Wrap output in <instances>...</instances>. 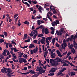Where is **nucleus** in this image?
Masks as SVG:
<instances>
[{
    "label": "nucleus",
    "instance_id": "obj_1",
    "mask_svg": "<svg viewBox=\"0 0 77 77\" xmlns=\"http://www.w3.org/2000/svg\"><path fill=\"white\" fill-rule=\"evenodd\" d=\"M37 71H39V74H42L45 71V70H43L42 69H40L39 67L37 66Z\"/></svg>",
    "mask_w": 77,
    "mask_h": 77
},
{
    "label": "nucleus",
    "instance_id": "obj_2",
    "mask_svg": "<svg viewBox=\"0 0 77 77\" xmlns=\"http://www.w3.org/2000/svg\"><path fill=\"white\" fill-rule=\"evenodd\" d=\"M59 21L56 20V21L53 22L52 23V25L53 27H55V26H57V24H59Z\"/></svg>",
    "mask_w": 77,
    "mask_h": 77
},
{
    "label": "nucleus",
    "instance_id": "obj_3",
    "mask_svg": "<svg viewBox=\"0 0 77 77\" xmlns=\"http://www.w3.org/2000/svg\"><path fill=\"white\" fill-rule=\"evenodd\" d=\"M4 44H5L6 48H8V45L9 46V47L11 48L12 47V43H7L6 42H4Z\"/></svg>",
    "mask_w": 77,
    "mask_h": 77
},
{
    "label": "nucleus",
    "instance_id": "obj_4",
    "mask_svg": "<svg viewBox=\"0 0 77 77\" xmlns=\"http://www.w3.org/2000/svg\"><path fill=\"white\" fill-rule=\"evenodd\" d=\"M42 38H43V39H42L40 41V42H41L42 44L45 45V38L42 37Z\"/></svg>",
    "mask_w": 77,
    "mask_h": 77
},
{
    "label": "nucleus",
    "instance_id": "obj_5",
    "mask_svg": "<svg viewBox=\"0 0 77 77\" xmlns=\"http://www.w3.org/2000/svg\"><path fill=\"white\" fill-rule=\"evenodd\" d=\"M67 45H66V43H63L61 45V47L63 49H65V47H66Z\"/></svg>",
    "mask_w": 77,
    "mask_h": 77
},
{
    "label": "nucleus",
    "instance_id": "obj_6",
    "mask_svg": "<svg viewBox=\"0 0 77 77\" xmlns=\"http://www.w3.org/2000/svg\"><path fill=\"white\" fill-rule=\"evenodd\" d=\"M56 33L57 35V36H59V35H62V33H63L62 32H61V31H59L58 30L56 31Z\"/></svg>",
    "mask_w": 77,
    "mask_h": 77
},
{
    "label": "nucleus",
    "instance_id": "obj_7",
    "mask_svg": "<svg viewBox=\"0 0 77 77\" xmlns=\"http://www.w3.org/2000/svg\"><path fill=\"white\" fill-rule=\"evenodd\" d=\"M57 65H58V63H57V61H55L53 63L52 65V66H57Z\"/></svg>",
    "mask_w": 77,
    "mask_h": 77
},
{
    "label": "nucleus",
    "instance_id": "obj_8",
    "mask_svg": "<svg viewBox=\"0 0 77 77\" xmlns=\"http://www.w3.org/2000/svg\"><path fill=\"white\" fill-rule=\"evenodd\" d=\"M3 68H4V69H1V72H3V73H5V72L6 73L7 72H6V70H7V69L5 68V67H3Z\"/></svg>",
    "mask_w": 77,
    "mask_h": 77
},
{
    "label": "nucleus",
    "instance_id": "obj_9",
    "mask_svg": "<svg viewBox=\"0 0 77 77\" xmlns=\"http://www.w3.org/2000/svg\"><path fill=\"white\" fill-rule=\"evenodd\" d=\"M56 52L59 57H62V55L61 53H60V52L59 50H57Z\"/></svg>",
    "mask_w": 77,
    "mask_h": 77
},
{
    "label": "nucleus",
    "instance_id": "obj_10",
    "mask_svg": "<svg viewBox=\"0 0 77 77\" xmlns=\"http://www.w3.org/2000/svg\"><path fill=\"white\" fill-rule=\"evenodd\" d=\"M44 21L43 20H37V23L38 25H40L41 24H42V23H44Z\"/></svg>",
    "mask_w": 77,
    "mask_h": 77
},
{
    "label": "nucleus",
    "instance_id": "obj_11",
    "mask_svg": "<svg viewBox=\"0 0 77 77\" xmlns=\"http://www.w3.org/2000/svg\"><path fill=\"white\" fill-rule=\"evenodd\" d=\"M17 59V57L15 56L14 57H13L12 58L14 62H18V60H15V59Z\"/></svg>",
    "mask_w": 77,
    "mask_h": 77
},
{
    "label": "nucleus",
    "instance_id": "obj_12",
    "mask_svg": "<svg viewBox=\"0 0 77 77\" xmlns=\"http://www.w3.org/2000/svg\"><path fill=\"white\" fill-rule=\"evenodd\" d=\"M29 48H35V46L33 44L31 43L30 44V46L29 47Z\"/></svg>",
    "mask_w": 77,
    "mask_h": 77
},
{
    "label": "nucleus",
    "instance_id": "obj_13",
    "mask_svg": "<svg viewBox=\"0 0 77 77\" xmlns=\"http://www.w3.org/2000/svg\"><path fill=\"white\" fill-rule=\"evenodd\" d=\"M56 69H57V68L55 69L54 68H52L51 70H50V71L52 72H54L55 71H56Z\"/></svg>",
    "mask_w": 77,
    "mask_h": 77
},
{
    "label": "nucleus",
    "instance_id": "obj_14",
    "mask_svg": "<svg viewBox=\"0 0 77 77\" xmlns=\"http://www.w3.org/2000/svg\"><path fill=\"white\" fill-rule=\"evenodd\" d=\"M62 72H60H60L58 73L57 75H60V76H63L64 75H65V74H63L62 73Z\"/></svg>",
    "mask_w": 77,
    "mask_h": 77
},
{
    "label": "nucleus",
    "instance_id": "obj_15",
    "mask_svg": "<svg viewBox=\"0 0 77 77\" xmlns=\"http://www.w3.org/2000/svg\"><path fill=\"white\" fill-rule=\"evenodd\" d=\"M38 9L39 10V12L40 13H42V11H41L42 10L43 11H44V8L41 7H39L38 8Z\"/></svg>",
    "mask_w": 77,
    "mask_h": 77
},
{
    "label": "nucleus",
    "instance_id": "obj_16",
    "mask_svg": "<svg viewBox=\"0 0 77 77\" xmlns=\"http://www.w3.org/2000/svg\"><path fill=\"white\" fill-rule=\"evenodd\" d=\"M73 46L75 48V50H76L77 49V44L74 41L73 42Z\"/></svg>",
    "mask_w": 77,
    "mask_h": 77
},
{
    "label": "nucleus",
    "instance_id": "obj_17",
    "mask_svg": "<svg viewBox=\"0 0 77 77\" xmlns=\"http://www.w3.org/2000/svg\"><path fill=\"white\" fill-rule=\"evenodd\" d=\"M38 47H36V48H35L33 50V51L34 53H36L38 52Z\"/></svg>",
    "mask_w": 77,
    "mask_h": 77
},
{
    "label": "nucleus",
    "instance_id": "obj_18",
    "mask_svg": "<svg viewBox=\"0 0 77 77\" xmlns=\"http://www.w3.org/2000/svg\"><path fill=\"white\" fill-rule=\"evenodd\" d=\"M6 53H7V50L5 49L4 51L2 54H3L4 56H5L6 55Z\"/></svg>",
    "mask_w": 77,
    "mask_h": 77
},
{
    "label": "nucleus",
    "instance_id": "obj_19",
    "mask_svg": "<svg viewBox=\"0 0 77 77\" xmlns=\"http://www.w3.org/2000/svg\"><path fill=\"white\" fill-rule=\"evenodd\" d=\"M45 34H48L49 33V31H48V30L46 28L45 30Z\"/></svg>",
    "mask_w": 77,
    "mask_h": 77
},
{
    "label": "nucleus",
    "instance_id": "obj_20",
    "mask_svg": "<svg viewBox=\"0 0 77 77\" xmlns=\"http://www.w3.org/2000/svg\"><path fill=\"white\" fill-rule=\"evenodd\" d=\"M50 9L52 10V11H53V14H56V11H54L55 9L54 8H51V7H50Z\"/></svg>",
    "mask_w": 77,
    "mask_h": 77
},
{
    "label": "nucleus",
    "instance_id": "obj_21",
    "mask_svg": "<svg viewBox=\"0 0 77 77\" xmlns=\"http://www.w3.org/2000/svg\"><path fill=\"white\" fill-rule=\"evenodd\" d=\"M50 61L51 65H52V64L54 63V62L55 61H54V60H53V59H50Z\"/></svg>",
    "mask_w": 77,
    "mask_h": 77
},
{
    "label": "nucleus",
    "instance_id": "obj_22",
    "mask_svg": "<svg viewBox=\"0 0 77 77\" xmlns=\"http://www.w3.org/2000/svg\"><path fill=\"white\" fill-rule=\"evenodd\" d=\"M46 42L47 43V44L46 45V46H47V45H48L50 44V42L48 41V40L47 39V38H46Z\"/></svg>",
    "mask_w": 77,
    "mask_h": 77
},
{
    "label": "nucleus",
    "instance_id": "obj_23",
    "mask_svg": "<svg viewBox=\"0 0 77 77\" xmlns=\"http://www.w3.org/2000/svg\"><path fill=\"white\" fill-rule=\"evenodd\" d=\"M29 73H30V74H35V73H36V72H35L34 71H33L32 70H29Z\"/></svg>",
    "mask_w": 77,
    "mask_h": 77
},
{
    "label": "nucleus",
    "instance_id": "obj_24",
    "mask_svg": "<svg viewBox=\"0 0 77 77\" xmlns=\"http://www.w3.org/2000/svg\"><path fill=\"white\" fill-rule=\"evenodd\" d=\"M20 59H21L22 60H23V62H24L25 63H27V61H26V59H24V58H20Z\"/></svg>",
    "mask_w": 77,
    "mask_h": 77
},
{
    "label": "nucleus",
    "instance_id": "obj_25",
    "mask_svg": "<svg viewBox=\"0 0 77 77\" xmlns=\"http://www.w3.org/2000/svg\"><path fill=\"white\" fill-rule=\"evenodd\" d=\"M55 41H56V39H55V38H54L53 39H52V43L53 44V45L54 44V42H55Z\"/></svg>",
    "mask_w": 77,
    "mask_h": 77
},
{
    "label": "nucleus",
    "instance_id": "obj_26",
    "mask_svg": "<svg viewBox=\"0 0 77 77\" xmlns=\"http://www.w3.org/2000/svg\"><path fill=\"white\" fill-rule=\"evenodd\" d=\"M42 49L44 51H48V50H47V47H45V49L44 50V45H43L42 46Z\"/></svg>",
    "mask_w": 77,
    "mask_h": 77
},
{
    "label": "nucleus",
    "instance_id": "obj_27",
    "mask_svg": "<svg viewBox=\"0 0 77 77\" xmlns=\"http://www.w3.org/2000/svg\"><path fill=\"white\" fill-rule=\"evenodd\" d=\"M71 51L72 52V53H73V54H75V51L74 48H72V49H71Z\"/></svg>",
    "mask_w": 77,
    "mask_h": 77
},
{
    "label": "nucleus",
    "instance_id": "obj_28",
    "mask_svg": "<svg viewBox=\"0 0 77 77\" xmlns=\"http://www.w3.org/2000/svg\"><path fill=\"white\" fill-rule=\"evenodd\" d=\"M47 18H48L51 21V22L52 21H53V20L51 19V18H50V16H49V15L47 14Z\"/></svg>",
    "mask_w": 77,
    "mask_h": 77
},
{
    "label": "nucleus",
    "instance_id": "obj_29",
    "mask_svg": "<svg viewBox=\"0 0 77 77\" xmlns=\"http://www.w3.org/2000/svg\"><path fill=\"white\" fill-rule=\"evenodd\" d=\"M65 70H66V68H64L60 70V72H63L64 71H65Z\"/></svg>",
    "mask_w": 77,
    "mask_h": 77
},
{
    "label": "nucleus",
    "instance_id": "obj_30",
    "mask_svg": "<svg viewBox=\"0 0 77 77\" xmlns=\"http://www.w3.org/2000/svg\"><path fill=\"white\" fill-rule=\"evenodd\" d=\"M75 72H70V75L71 76H73V75H75Z\"/></svg>",
    "mask_w": 77,
    "mask_h": 77
},
{
    "label": "nucleus",
    "instance_id": "obj_31",
    "mask_svg": "<svg viewBox=\"0 0 77 77\" xmlns=\"http://www.w3.org/2000/svg\"><path fill=\"white\" fill-rule=\"evenodd\" d=\"M52 58H54L55 57V56H56V54H55V53H54L53 54H52V55H51Z\"/></svg>",
    "mask_w": 77,
    "mask_h": 77
},
{
    "label": "nucleus",
    "instance_id": "obj_32",
    "mask_svg": "<svg viewBox=\"0 0 77 77\" xmlns=\"http://www.w3.org/2000/svg\"><path fill=\"white\" fill-rule=\"evenodd\" d=\"M23 57H24V59H27V55L26 54H24L23 56Z\"/></svg>",
    "mask_w": 77,
    "mask_h": 77
},
{
    "label": "nucleus",
    "instance_id": "obj_33",
    "mask_svg": "<svg viewBox=\"0 0 77 77\" xmlns=\"http://www.w3.org/2000/svg\"><path fill=\"white\" fill-rule=\"evenodd\" d=\"M24 37L23 38V39H26L27 37V34H24Z\"/></svg>",
    "mask_w": 77,
    "mask_h": 77
},
{
    "label": "nucleus",
    "instance_id": "obj_34",
    "mask_svg": "<svg viewBox=\"0 0 77 77\" xmlns=\"http://www.w3.org/2000/svg\"><path fill=\"white\" fill-rule=\"evenodd\" d=\"M62 61H63V59L61 58H59L57 60V62H62Z\"/></svg>",
    "mask_w": 77,
    "mask_h": 77
},
{
    "label": "nucleus",
    "instance_id": "obj_35",
    "mask_svg": "<svg viewBox=\"0 0 77 77\" xmlns=\"http://www.w3.org/2000/svg\"><path fill=\"white\" fill-rule=\"evenodd\" d=\"M20 58H21V57H20L19 58L20 59L19 60V62L20 63H23V60Z\"/></svg>",
    "mask_w": 77,
    "mask_h": 77
},
{
    "label": "nucleus",
    "instance_id": "obj_36",
    "mask_svg": "<svg viewBox=\"0 0 77 77\" xmlns=\"http://www.w3.org/2000/svg\"><path fill=\"white\" fill-rule=\"evenodd\" d=\"M54 73H51L48 75V76H52L54 75Z\"/></svg>",
    "mask_w": 77,
    "mask_h": 77
},
{
    "label": "nucleus",
    "instance_id": "obj_37",
    "mask_svg": "<svg viewBox=\"0 0 77 77\" xmlns=\"http://www.w3.org/2000/svg\"><path fill=\"white\" fill-rule=\"evenodd\" d=\"M38 35V33L35 34L34 35L33 37V39H35L36 38V36Z\"/></svg>",
    "mask_w": 77,
    "mask_h": 77
},
{
    "label": "nucleus",
    "instance_id": "obj_38",
    "mask_svg": "<svg viewBox=\"0 0 77 77\" xmlns=\"http://www.w3.org/2000/svg\"><path fill=\"white\" fill-rule=\"evenodd\" d=\"M21 74H24V75H27V74H29V72H28L26 73H21Z\"/></svg>",
    "mask_w": 77,
    "mask_h": 77
},
{
    "label": "nucleus",
    "instance_id": "obj_39",
    "mask_svg": "<svg viewBox=\"0 0 77 77\" xmlns=\"http://www.w3.org/2000/svg\"><path fill=\"white\" fill-rule=\"evenodd\" d=\"M47 38L48 40H49V41H50V40H51V39H52V36H51V37H48V38Z\"/></svg>",
    "mask_w": 77,
    "mask_h": 77
},
{
    "label": "nucleus",
    "instance_id": "obj_40",
    "mask_svg": "<svg viewBox=\"0 0 77 77\" xmlns=\"http://www.w3.org/2000/svg\"><path fill=\"white\" fill-rule=\"evenodd\" d=\"M25 4H26L28 8H29L30 7V4H29V3H28L27 2H26L25 3Z\"/></svg>",
    "mask_w": 77,
    "mask_h": 77
},
{
    "label": "nucleus",
    "instance_id": "obj_41",
    "mask_svg": "<svg viewBox=\"0 0 77 77\" xmlns=\"http://www.w3.org/2000/svg\"><path fill=\"white\" fill-rule=\"evenodd\" d=\"M34 32H33L32 34L33 35H35L36 33H38L37 31L36 30H34Z\"/></svg>",
    "mask_w": 77,
    "mask_h": 77
},
{
    "label": "nucleus",
    "instance_id": "obj_42",
    "mask_svg": "<svg viewBox=\"0 0 77 77\" xmlns=\"http://www.w3.org/2000/svg\"><path fill=\"white\" fill-rule=\"evenodd\" d=\"M44 36V35L42 34H40L38 35V37H41L42 36Z\"/></svg>",
    "mask_w": 77,
    "mask_h": 77
},
{
    "label": "nucleus",
    "instance_id": "obj_43",
    "mask_svg": "<svg viewBox=\"0 0 77 77\" xmlns=\"http://www.w3.org/2000/svg\"><path fill=\"white\" fill-rule=\"evenodd\" d=\"M30 40L29 39H28L26 40H25V42H30Z\"/></svg>",
    "mask_w": 77,
    "mask_h": 77
},
{
    "label": "nucleus",
    "instance_id": "obj_44",
    "mask_svg": "<svg viewBox=\"0 0 77 77\" xmlns=\"http://www.w3.org/2000/svg\"><path fill=\"white\" fill-rule=\"evenodd\" d=\"M28 46H25L23 47H21V48H23V49H25V48H27Z\"/></svg>",
    "mask_w": 77,
    "mask_h": 77
},
{
    "label": "nucleus",
    "instance_id": "obj_45",
    "mask_svg": "<svg viewBox=\"0 0 77 77\" xmlns=\"http://www.w3.org/2000/svg\"><path fill=\"white\" fill-rule=\"evenodd\" d=\"M0 57L2 59H3L5 58V57L2 54L0 55Z\"/></svg>",
    "mask_w": 77,
    "mask_h": 77
},
{
    "label": "nucleus",
    "instance_id": "obj_46",
    "mask_svg": "<svg viewBox=\"0 0 77 77\" xmlns=\"http://www.w3.org/2000/svg\"><path fill=\"white\" fill-rule=\"evenodd\" d=\"M72 47H73V46L72 45H71L70 46H69V48L70 49H72Z\"/></svg>",
    "mask_w": 77,
    "mask_h": 77
},
{
    "label": "nucleus",
    "instance_id": "obj_47",
    "mask_svg": "<svg viewBox=\"0 0 77 77\" xmlns=\"http://www.w3.org/2000/svg\"><path fill=\"white\" fill-rule=\"evenodd\" d=\"M33 42H34V43H35V44H38V42L37 41V40H34Z\"/></svg>",
    "mask_w": 77,
    "mask_h": 77
},
{
    "label": "nucleus",
    "instance_id": "obj_48",
    "mask_svg": "<svg viewBox=\"0 0 77 77\" xmlns=\"http://www.w3.org/2000/svg\"><path fill=\"white\" fill-rule=\"evenodd\" d=\"M48 53V51H45V54L46 55H47Z\"/></svg>",
    "mask_w": 77,
    "mask_h": 77
},
{
    "label": "nucleus",
    "instance_id": "obj_49",
    "mask_svg": "<svg viewBox=\"0 0 77 77\" xmlns=\"http://www.w3.org/2000/svg\"><path fill=\"white\" fill-rule=\"evenodd\" d=\"M48 13L50 15V16H51L53 15V13L51 12V11H49Z\"/></svg>",
    "mask_w": 77,
    "mask_h": 77
},
{
    "label": "nucleus",
    "instance_id": "obj_50",
    "mask_svg": "<svg viewBox=\"0 0 77 77\" xmlns=\"http://www.w3.org/2000/svg\"><path fill=\"white\" fill-rule=\"evenodd\" d=\"M30 53H31V54H33V53H34V52H33V50H31L30 51Z\"/></svg>",
    "mask_w": 77,
    "mask_h": 77
},
{
    "label": "nucleus",
    "instance_id": "obj_51",
    "mask_svg": "<svg viewBox=\"0 0 77 77\" xmlns=\"http://www.w3.org/2000/svg\"><path fill=\"white\" fill-rule=\"evenodd\" d=\"M4 40L3 39H0V42L1 43H2V42H4Z\"/></svg>",
    "mask_w": 77,
    "mask_h": 77
},
{
    "label": "nucleus",
    "instance_id": "obj_52",
    "mask_svg": "<svg viewBox=\"0 0 77 77\" xmlns=\"http://www.w3.org/2000/svg\"><path fill=\"white\" fill-rule=\"evenodd\" d=\"M64 30V29L63 28H61V30L60 31L62 33H63V32Z\"/></svg>",
    "mask_w": 77,
    "mask_h": 77
},
{
    "label": "nucleus",
    "instance_id": "obj_53",
    "mask_svg": "<svg viewBox=\"0 0 77 77\" xmlns=\"http://www.w3.org/2000/svg\"><path fill=\"white\" fill-rule=\"evenodd\" d=\"M4 35H5V36H7V35H8V34L6 32H4Z\"/></svg>",
    "mask_w": 77,
    "mask_h": 77
},
{
    "label": "nucleus",
    "instance_id": "obj_54",
    "mask_svg": "<svg viewBox=\"0 0 77 77\" xmlns=\"http://www.w3.org/2000/svg\"><path fill=\"white\" fill-rule=\"evenodd\" d=\"M8 77H11V76H12V75L11 73H9L8 74Z\"/></svg>",
    "mask_w": 77,
    "mask_h": 77
},
{
    "label": "nucleus",
    "instance_id": "obj_55",
    "mask_svg": "<svg viewBox=\"0 0 77 77\" xmlns=\"http://www.w3.org/2000/svg\"><path fill=\"white\" fill-rule=\"evenodd\" d=\"M11 42L12 44H14L15 45H17V44H16V43H15V42H14L11 41Z\"/></svg>",
    "mask_w": 77,
    "mask_h": 77
},
{
    "label": "nucleus",
    "instance_id": "obj_56",
    "mask_svg": "<svg viewBox=\"0 0 77 77\" xmlns=\"http://www.w3.org/2000/svg\"><path fill=\"white\" fill-rule=\"evenodd\" d=\"M63 66H68L69 65V64H66V63H65L63 64Z\"/></svg>",
    "mask_w": 77,
    "mask_h": 77
},
{
    "label": "nucleus",
    "instance_id": "obj_57",
    "mask_svg": "<svg viewBox=\"0 0 77 77\" xmlns=\"http://www.w3.org/2000/svg\"><path fill=\"white\" fill-rule=\"evenodd\" d=\"M6 16L8 17V19L9 20L10 19V17H9V14H7L6 15Z\"/></svg>",
    "mask_w": 77,
    "mask_h": 77
},
{
    "label": "nucleus",
    "instance_id": "obj_58",
    "mask_svg": "<svg viewBox=\"0 0 77 77\" xmlns=\"http://www.w3.org/2000/svg\"><path fill=\"white\" fill-rule=\"evenodd\" d=\"M56 46L57 47H59V44H58L57 43H56Z\"/></svg>",
    "mask_w": 77,
    "mask_h": 77
},
{
    "label": "nucleus",
    "instance_id": "obj_59",
    "mask_svg": "<svg viewBox=\"0 0 77 77\" xmlns=\"http://www.w3.org/2000/svg\"><path fill=\"white\" fill-rule=\"evenodd\" d=\"M66 53H67V51H66L63 54V55L64 56L65 54H66Z\"/></svg>",
    "mask_w": 77,
    "mask_h": 77
},
{
    "label": "nucleus",
    "instance_id": "obj_60",
    "mask_svg": "<svg viewBox=\"0 0 77 77\" xmlns=\"http://www.w3.org/2000/svg\"><path fill=\"white\" fill-rule=\"evenodd\" d=\"M28 9H29L30 11H33V8H29Z\"/></svg>",
    "mask_w": 77,
    "mask_h": 77
},
{
    "label": "nucleus",
    "instance_id": "obj_61",
    "mask_svg": "<svg viewBox=\"0 0 77 77\" xmlns=\"http://www.w3.org/2000/svg\"><path fill=\"white\" fill-rule=\"evenodd\" d=\"M32 32V31L31 33L29 34L30 36H31V37H32L33 36V33Z\"/></svg>",
    "mask_w": 77,
    "mask_h": 77
},
{
    "label": "nucleus",
    "instance_id": "obj_62",
    "mask_svg": "<svg viewBox=\"0 0 77 77\" xmlns=\"http://www.w3.org/2000/svg\"><path fill=\"white\" fill-rule=\"evenodd\" d=\"M9 54H10V53H9V51L8 50L7 56H8V55H9Z\"/></svg>",
    "mask_w": 77,
    "mask_h": 77
},
{
    "label": "nucleus",
    "instance_id": "obj_63",
    "mask_svg": "<svg viewBox=\"0 0 77 77\" xmlns=\"http://www.w3.org/2000/svg\"><path fill=\"white\" fill-rule=\"evenodd\" d=\"M45 29V28L43 27V28H42V33L44 32V30Z\"/></svg>",
    "mask_w": 77,
    "mask_h": 77
},
{
    "label": "nucleus",
    "instance_id": "obj_64",
    "mask_svg": "<svg viewBox=\"0 0 77 77\" xmlns=\"http://www.w3.org/2000/svg\"><path fill=\"white\" fill-rule=\"evenodd\" d=\"M75 38H77V35H75L74 37L73 38V39H75Z\"/></svg>",
    "mask_w": 77,
    "mask_h": 77
}]
</instances>
